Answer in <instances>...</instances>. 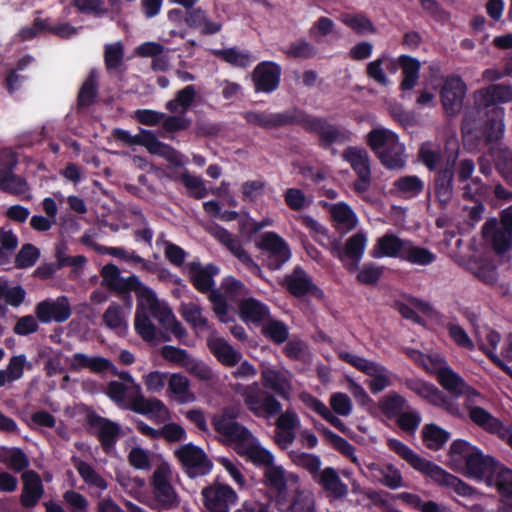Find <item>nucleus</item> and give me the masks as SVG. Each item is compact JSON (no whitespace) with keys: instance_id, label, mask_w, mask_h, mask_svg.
<instances>
[{"instance_id":"f257e3e1","label":"nucleus","mask_w":512,"mask_h":512,"mask_svg":"<svg viewBox=\"0 0 512 512\" xmlns=\"http://www.w3.org/2000/svg\"><path fill=\"white\" fill-rule=\"evenodd\" d=\"M512 101L510 84H491L474 95V106L466 112L461 133L464 146L479 148L502 140L504 135L505 110L499 104Z\"/></svg>"},{"instance_id":"f03ea898","label":"nucleus","mask_w":512,"mask_h":512,"mask_svg":"<svg viewBox=\"0 0 512 512\" xmlns=\"http://www.w3.org/2000/svg\"><path fill=\"white\" fill-rule=\"evenodd\" d=\"M241 115L248 124L265 130L299 125L306 133L316 136L317 145L321 149L331 151L333 155L336 154L334 145H342L351 141V133L347 129L331 123L325 117L309 114L298 107L278 113L248 110L242 112Z\"/></svg>"},{"instance_id":"7ed1b4c3","label":"nucleus","mask_w":512,"mask_h":512,"mask_svg":"<svg viewBox=\"0 0 512 512\" xmlns=\"http://www.w3.org/2000/svg\"><path fill=\"white\" fill-rule=\"evenodd\" d=\"M261 383L238 384L235 391L241 396L247 410L257 418L270 419L282 411V404L276 396L289 399V386L283 374L274 369L261 373Z\"/></svg>"},{"instance_id":"20e7f679","label":"nucleus","mask_w":512,"mask_h":512,"mask_svg":"<svg viewBox=\"0 0 512 512\" xmlns=\"http://www.w3.org/2000/svg\"><path fill=\"white\" fill-rule=\"evenodd\" d=\"M387 446L392 452L405 460L413 469L422 473L436 485L451 489L462 497H471L475 493V489L472 486L457 476L447 472L434 462L421 457L402 441L396 438H390L387 441Z\"/></svg>"},{"instance_id":"39448f33","label":"nucleus","mask_w":512,"mask_h":512,"mask_svg":"<svg viewBox=\"0 0 512 512\" xmlns=\"http://www.w3.org/2000/svg\"><path fill=\"white\" fill-rule=\"evenodd\" d=\"M366 142L385 168L399 170L405 166V147L393 131L385 128L372 129L366 136Z\"/></svg>"},{"instance_id":"423d86ee","label":"nucleus","mask_w":512,"mask_h":512,"mask_svg":"<svg viewBox=\"0 0 512 512\" xmlns=\"http://www.w3.org/2000/svg\"><path fill=\"white\" fill-rule=\"evenodd\" d=\"M240 416V409L237 406H224L218 413L214 414L211 424L215 432L230 443H246L252 437V432L237 419Z\"/></svg>"},{"instance_id":"0eeeda50","label":"nucleus","mask_w":512,"mask_h":512,"mask_svg":"<svg viewBox=\"0 0 512 512\" xmlns=\"http://www.w3.org/2000/svg\"><path fill=\"white\" fill-rule=\"evenodd\" d=\"M255 245L261 251L263 265L271 271L281 269L291 259L289 244L276 232L262 233Z\"/></svg>"},{"instance_id":"6e6552de","label":"nucleus","mask_w":512,"mask_h":512,"mask_svg":"<svg viewBox=\"0 0 512 512\" xmlns=\"http://www.w3.org/2000/svg\"><path fill=\"white\" fill-rule=\"evenodd\" d=\"M342 159L349 163L357 178L352 184L354 192L363 194L370 189L372 182L371 160L363 147L348 146L342 152Z\"/></svg>"},{"instance_id":"1a4fd4ad","label":"nucleus","mask_w":512,"mask_h":512,"mask_svg":"<svg viewBox=\"0 0 512 512\" xmlns=\"http://www.w3.org/2000/svg\"><path fill=\"white\" fill-rule=\"evenodd\" d=\"M405 387L433 406L439 407L451 415H458L459 407L455 401L439 390L434 384L420 378H405Z\"/></svg>"},{"instance_id":"9d476101","label":"nucleus","mask_w":512,"mask_h":512,"mask_svg":"<svg viewBox=\"0 0 512 512\" xmlns=\"http://www.w3.org/2000/svg\"><path fill=\"white\" fill-rule=\"evenodd\" d=\"M175 456L191 479L206 476L213 468V462L205 451L193 443H187L179 447L175 451Z\"/></svg>"},{"instance_id":"9b49d317","label":"nucleus","mask_w":512,"mask_h":512,"mask_svg":"<svg viewBox=\"0 0 512 512\" xmlns=\"http://www.w3.org/2000/svg\"><path fill=\"white\" fill-rule=\"evenodd\" d=\"M17 156L9 149L0 150V191L20 195L26 190V180L14 174Z\"/></svg>"},{"instance_id":"f8f14e48","label":"nucleus","mask_w":512,"mask_h":512,"mask_svg":"<svg viewBox=\"0 0 512 512\" xmlns=\"http://www.w3.org/2000/svg\"><path fill=\"white\" fill-rule=\"evenodd\" d=\"M467 86L460 76H448L441 88L440 99L444 113L448 117L457 116L463 107Z\"/></svg>"},{"instance_id":"ddd939ff","label":"nucleus","mask_w":512,"mask_h":512,"mask_svg":"<svg viewBox=\"0 0 512 512\" xmlns=\"http://www.w3.org/2000/svg\"><path fill=\"white\" fill-rule=\"evenodd\" d=\"M211 234L235 256L244 267L254 276L263 278L261 267L253 260L251 255L243 248L240 239L226 228L215 225Z\"/></svg>"},{"instance_id":"4468645a","label":"nucleus","mask_w":512,"mask_h":512,"mask_svg":"<svg viewBox=\"0 0 512 512\" xmlns=\"http://www.w3.org/2000/svg\"><path fill=\"white\" fill-rule=\"evenodd\" d=\"M203 504L209 512H230L238 500L237 493L228 484L214 483L202 490Z\"/></svg>"},{"instance_id":"2eb2a0df","label":"nucleus","mask_w":512,"mask_h":512,"mask_svg":"<svg viewBox=\"0 0 512 512\" xmlns=\"http://www.w3.org/2000/svg\"><path fill=\"white\" fill-rule=\"evenodd\" d=\"M71 314L72 309L69 299L64 295L57 297L55 300L47 298L35 306V315L43 324L52 321L63 323L70 318Z\"/></svg>"},{"instance_id":"dca6fc26","label":"nucleus","mask_w":512,"mask_h":512,"mask_svg":"<svg viewBox=\"0 0 512 512\" xmlns=\"http://www.w3.org/2000/svg\"><path fill=\"white\" fill-rule=\"evenodd\" d=\"M151 486L156 504V507L151 505V508L170 510L178 507L180 503L178 494L165 472L157 469L152 475Z\"/></svg>"},{"instance_id":"f3484780","label":"nucleus","mask_w":512,"mask_h":512,"mask_svg":"<svg viewBox=\"0 0 512 512\" xmlns=\"http://www.w3.org/2000/svg\"><path fill=\"white\" fill-rule=\"evenodd\" d=\"M282 68L274 61H262L252 72L254 90L262 93H272L278 89L281 81Z\"/></svg>"},{"instance_id":"a211bd4d","label":"nucleus","mask_w":512,"mask_h":512,"mask_svg":"<svg viewBox=\"0 0 512 512\" xmlns=\"http://www.w3.org/2000/svg\"><path fill=\"white\" fill-rule=\"evenodd\" d=\"M456 156L447 160L445 165L434 175L433 191L441 209L447 208L454 194L453 180L455 175Z\"/></svg>"},{"instance_id":"6ab92c4d","label":"nucleus","mask_w":512,"mask_h":512,"mask_svg":"<svg viewBox=\"0 0 512 512\" xmlns=\"http://www.w3.org/2000/svg\"><path fill=\"white\" fill-rule=\"evenodd\" d=\"M438 383L450 394L458 397L465 395L468 397V401H471L472 397H481L479 391L474 387L468 385L465 380L457 374L451 367L444 363L443 366H439L435 371Z\"/></svg>"},{"instance_id":"aec40b11","label":"nucleus","mask_w":512,"mask_h":512,"mask_svg":"<svg viewBox=\"0 0 512 512\" xmlns=\"http://www.w3.org/2000/svg\"><path fill=\"white\" fill-rule=\"evenodd\" d=\"M282 285L296 298H301L308 294L317 298L323 296V291L313 282L312 278L301 266H296L290 274L285 275Z\"/></svg>"},{"instance_id":"412c9836","label":"nucleus","mask_w":512,"mask_h":512,"mask_svg":"<svg viewBox=\"0 0 512 512\" xmlns=\"http://www.w3.org/2000/svg\"><path fill=\"white\" fill-rule=\"evenodd\" d=\"M87 424L91 428H97V438L104 452L109 453L114 449L121 434L120 425L108 418H104L94 411H90L86 417Z\"/></svg>"},{"instance_id":"4be33fe9","label":"nucleus","mask_w":512,"mask_h":512,"mask_svg":"<svg viewBox=\"0 0 512 512\" xmlns=\"http://www.w3.org/2000/svg\"><path fill=\"white\" fill-rule=\"evenodd\" d=\"M502 463L478 448L465 465L469 477L484 481L487 485Z\"/></svg>"},{"instance_id":"5701e85b","label":"nucleus","mask_w":512,"mask_h":512,"mask_svg":"<svg viewBox=\"0 0 512 512\" xmlns=\"http://www.w3.org/2000/svg\"><path fill=\"white\" fill-rule=\"evenodd\" d=\"M474 398L472 397L471 401H468L467 397L465 401V407L469 412L470 420L484 431L499 438L507 426L483 407L474 406Z\"/></svg>"},{"instance_id":"b1692460","label":"nucleus","mask_w":512,"mask_h":512,"mask_svg":"<svg viewBox=\"0 0 512 512\" xmlns=\"http://www.w3.org/2000/svg\"><path fill=\"white\" fill-rule=\"evenodd\" d=\"M487 486L496 488L500 496L499 512H512V469L501 464Z\"/></svg>"},{"instance_id":"393cba45","label":"nucleus","mask_w":512,"mask_h":512,"mask_svg":"<svg viewBox=\"0 0 512 512\" xmlns=\"http://www.w3.org/2000/svg\"><path fill=\"white\" fill-rule=\"evenodd\" d=\"M218 272L219 268L213 264H208L205 267L200 262L195 261L188 264L190 282L201 293H207L212 290L214 286L213 277Z\"/></svg>"},{"instance_id":"a878e982","label":"nucleus","mask_w":512,"mask_h":512,"mask_svg":"<svg viewBox=\"0 0 512 512\" xmlns=\"http://www.w3.org/2000/svg\"><path fill=\"white\" fill-rule=\"evenodd\" d=\"M407 241L393 233H385L377 239L371 251V256L373 258L390 257L402 260Z\"/></svg>"},{"instance_id":"bb28decb","label":"nucleus","mask_w":512,"mask_h":512,"mask_svg":"<svg viewBox=\"0 0 512 512\" xmlns=\"http://www.w3.org/2000/svg\"><path fill=\"white\" fill-rule=\"evenodd\" d=\"M501 140L495 141L491 144H483L479 148H470L469 150H481L485 146H490L491 157L494 166L501 177L512 186V150L507 147H496V144Z\"/></svg>"},{"instance_id":"cd10ccee","label":"nucleus","mask_w":512,"mask_h":512,"mask_svg":"<svg viewBox=\"0 0 512 512\" xmlns=\"http://www.w3.org/2000/svg\"><path fill=\"white\" fill-rule=\"evenodd\" d=\"M22 480L23 489L20 502L25 508H33L37 505L44 492L41 478L37 472L28 470L22 474Z\"/></svg>"},{"instance_id":"c85d7f7f","label":"nucleus","mask_w":512,"mask_h":512,"mask_svg":"<svg viewBox=\"0 0 512 512\" xmlns=\"http://www.w3.org/2000/svg\"><path fill=\"white\" fill-rule=\"evenodd\" d=\"M114 368L113 363L102 356H88L84 353H75L70 360V369L78 372L82 369H88L92 373L101 374Z\"/></svg>"},{"instance_id":"c756f323","label":"nucleus","mask_w":512,"mask_h":512,"mask_svg":"<svg viewBox=\"0 0 512 512\" xmlns=\"http://www.w3.org/2000/svg\"><path fill=\"white\" fill-rule=\"evenodd\" d=\"M129 286L127 290H133L135 292L137 299L139 301L138 307L140 304L145 303L151 312V315L156 318L163 309H166L167 306L162 305L155 294V292L145 284H143L139 277L136 275H131V279L129 281Z\"/></svg>"},{"instance_id":"7c9ffc66","label":"nucleus","mask_w":512,"mask_h":512,"mask_svg":"<svg viewBox=\"0 0 512 512\" xmlns=\"http://www.w3.org/2000/svg\"><path fill=\"white\" fill-rule=\"evenodd\" d=\"M366 245V234L359 231L347 239L343 248H335L336 256L341 262L350 259L357 266L364 255Z\"/></svg>"},{"instance_id":"2f4dec72","label":"nucleus","mask_w":512,"mask_h":512,"mask_svg":"<svg viewBox=\"0 0 512 512\" xmlns=\"http://www.w3.org/2000/svg\"><path fill=\"white\" fill-rule=\"evenodd\" d=\"M128 408L141 415L150 417H167L169 410L166 405L157 398H146L141 393L131 397Z\"/></svg>"},{"instance_id":"473e14b6","label":"nucleus","mask_w":512,"mask_h":512,"mask_svg":"<svg viewBox=\"0 0 512 512\" xmlns=\"http://www.w3.org/2000/svg\"><path fill=\"white\" fill-rule=\"evenodd\" d=\"M207 346L216 359L227 367L235 366L241 360V353L222 337H209Z\"/></svg>"},{"instance_id":"72a5a7b5","label":"nucleus","mask_w":512,"mask_h":512,"mask_svg":"<svg viewBox=\"0 0 512 512\" xmlns=\"http://www.w3.org/2000/svg\"><path fill=\"white\" fill-rule=\"evenodd\" d=\"M185 23L192 29H200L202 35H213L222 29V24L211 21L206 11L200 7H193L185 12Z\"/></svg>"},{"instance_id":"f704fd0d","label":"nucleus","mask_w":512,"mask_h":512,"mask_svg":"<svg viewBox=\"0 0 512 512\" xmlns=\"http://www.w3.org/2000/svg\"><path fill=\"white\" fill-rule=\"evenodd\" d=\"M400 64L402 71V80L399 89L402 92L413 90L419 82L421 63L420 61L407 54L400 55Z\"/></svg>"},{"instance_id":"c9c22d12","label":"nucleus","mask_w":512,"mask_h":512,"mask_svg":"<svg viewBox=\"0 0 512 512\" xmlns=\"http://www.w3.org/2000/svg\"><path fill=\"white\" fill-rule=\"evenodd\" d=\"M314 481L335 498H343L348 494V486L340 479L333 467H326L320 471Z\"/></svg>"},{"instance_id":"e433bc0d","label":"nucleus","mask_w":512,"mask_h":512,"mask_svg":"<svg viewBox=\"0 0 512 512\" xmlns=\"http://www.w3.org/2000/svg\"><path fill=\"white\" fill-rule=\"evenodd\" d=\"M99 95V75L96 69L90 70L77 94L79 110L92 106Z\"/></svg>"},{"instance_id":"4c0bfd02","label":"nucleus","mask_w":512,"mask_h":512,"mask_svg":"<svg viewBox=\"0 0 512 512\" xmlns=\"http://www.w3.org/2000/svg\"><path fill=\"white\" fill-rule=\"evenodd\" d=\"M334 226L338 230L351 231L358 224V218L353 209L345 202L332 204L329 209Z\"/></svg>"},{"instance_id":"58836bf2","label":"nucleus","mask_w":512,"mask_h":512,"mask_svg":"<svg viewBox=\"0 0 512 512\" xmlns=\"http://www.w3.org/2000/svg\"><path fill=\"white\" fill-rule=\"evenodd\" d=\"M102 277L101 285L110 292H126L131 276L124 278L118 266L113 263L104 265L100 271Z\"/></svg>"},{"instance_id":"ea45409f","label":"nucleus","mask_w":512,"mask_h":512,"mask_svg":"<svg viewBox=\"0 0 512 512\" xmlns=\"http://www.w3.org/2000/svg\"><path fill=\"white\" fill-rule=\"evenodd\" d=\"M213 55L233 67L243 69L249 67L256 60L252 53L240 50L238 47L216 49L213 51Z\"/></svg>"},{"instance_id":"a19ab883","label":"nucleus","mask_w":512,"mask_h":512,"mask_svg":"<svg viewBox=\"0 0 512 512\" xmlns=\"http://www.w3.org/2000/svg\"><path fill=\"white\" fill-rule=\"evenodd\" d=\"M408 407L405 397L395 391H390L378 401L380 412L388 419H396Z\"/></svg>"},{"instance_id":"79ce46f5","label":"nucleus","mask_w":512,"mask_h":512,"mask_svg":"<svg viewBox=\"0 0 512 512\" xmlns=\"http://www.w3.org/2000/svg\"><path fill=\"white\" fill-rule=\"evenodd\" d=\"M421 437L423 444L428 449L438 451L450 439V433L437 424L430 423L423 426Z\"/></svg>"},{"instance_id":"37998d69","label":"nucleus","mask_w":512,"mask_h":512,"mask_svg":"<svg viewBox=\"0 0 512 512\" xmlns=\"http://www.w3.org/2000/svg\"><path fill=\"white\" fill-rule=\"evenodd\" d=\"M403 252L402 261H406L414 265L428 266L435 262L437 258L434 252L428 248L414 245L411 240L407 241Z\"/></svg>"},{"instance_id":"c03bdc74","label":"nucleus","mask_w":512,"mask_h":512,"mask_svg":"<svg viewBox=\"0 0 512 512\" xmlns=\"http://www.w3.org/2000/svg\"><path fill=\"white\" fill-rule=\"evenodd\" d=\"M239 310L245 320L253 323H260L269 315L268 307L252 297L242 300Z\"/></svg>"},{"instance_id":"a18cd8bd","label":"nucleus","mask_w":512,"mask_h":512,"mask_svg":"<svg viewBox=\"0 0 512 512\" xmlns=\"http://www.w3.org/2000/svg\"><path fill=\"white\" fill-rule=\"evenodd\" d=\"M263 484L273 493H282L287 490L286 472L282 466L271 465L265 468Z\"/></svg>"},{"instance_id":"49530a36","label":"nucleus","mask_w":512,"mask_h":512,"mask_svg":"<svg viewBox=\"0 0 512 512\" xmlns=\"http://www.w3.org/2000/svg\"><path fill=\"white\" fill-rule=\"evenodd\" d=\"M368 469L380 473V482L390 489L395 490L404 486L402 474L393 464L380 465L373 462L368 465Z\"/></svg>"},{"instance_id":"de8ad7c7","label":"nucleus","mask_w":512,"mask_h":512,"mask_svg":"<svg viewBox=\"0 0 512 512\" xmlns=\"http://www.w3.org/2000/svg\"><path fill=\"white\" fill-rule=\"evenodd\" d=\"M393 187L403 198H414L424 190V182L416 175L402 176L394 181Z\"/></svg>"},{"instance_id":"09e8293b","label":"nucleus","mask_w":512,"mask_h":512,"mask_svg":"<svg viewBox=\"0 0 512 512\" xmlns=\"http://www.w3.org/2000/svg\"><path fill=\"white\" fill-rule=\"evenodd\" d=\"M71 462L85 483L93 485L101 490H105L107 488L106 480L96 472L91 464L81 460L77 456H72Z\"/></svg>"},{"instance_id":"8fccbe9b","label":"nucleus","mask_w":512,"mask_h":512,"mask_svg":"<svg viewBox=\"0 0 512 512\" xmlns=\"http://www.w3.org/2000/svg\"><path fill=\"white\" fill-rule=\"evenodd\" d=\"M323 435L336 451L349 459L353 464L360 466L359 459L355 454L356 449L351 443L327 427H323Z\"/></svg>"},{"instance_id":"3c124183","label":"nucleus","mask_w":512,"mask_h":512,"mask_svg":"<svg viewBox=\"0 0 512 512\" xmlns=\"http://www.w3.org/2000/svg\"><path fill=\"white\" fill-rule=\"evenodd\" d=\"M195 98V86L187 85L183 89L177 91L175 97L165 104V108L170 113H176L179 108H181L182 112L185 113L191 107Z\"/></svg>"},{"instance_id":"603ef678","label":"nucleus","mask_w":512,"mask_h":512,"mask_svg":"<svg viewBox=\"0 0 512 512\" xmlns=\"http://www.w3.org/2000/svg\"><path fill=\"white\" fill-rule=\"evenodd\" d=\"M469 270L479 281L486 285L493 286L497 283V268L490 261H476L471 263Z\"/></svg>"},{"instance_id":"864d4df0","label":"nucleus","mask_w":512,"mask_h":512,"mask_svg":"<svg viewBox=\"0 0 512 512\" xmlns=\"http://www.w3.org/2000/svg\"><path fill=\"white\" fill-rule=\"evenodd\" d=\"M477 447L471 445L468 441L457 439L452 442L449 449V458L454 465L467 464L469 457L477 451Z\"/></svg>"},{"instance_id":"5fc2aeb1","label":"nucleus","mask_w":512,"mask_h":512,"mask_svg":"<svg viewBox=\"0 0 512 512\" xmlns=\"http://www.w3.org/2000/svg\"><path fill=\"white\" fill-rule=\"evenodd\" d=\"M340 358L344 362L350 364L351 366H353L354 368L368 376L374 375L378 371L386 370V367L381 364H378L376 362L354 355L349 352L341 353Z\"/></svg>"},{"instance_id":"6e6d98bb","label":"nucleus","mask_w":512,"mask_h":512,"mask_svg":"<svg viewBox=\"0 0 512 512\" xmlns=\"http://www.w3.org/2000/svg\"><path fill=\"white\" fill-rule=\"evenodd\" d=\"M155 319L166 331H170L178 340H182L188 335L186 329L176 319L169 307L163 309Z\"/></svg>"},{"instance_id":"4d7b16f0","label":"nucleus","mask_w":512,"mask_h":512,"mask_svg":"<svg viewBox=\"0 0 512 512\" xmlns=\"http://www.w3.org/2000/svg\"><path fill=\"white\" fill-rule=\"evenodd\" d=\"M134 327L137 334L147 342H152L156 339L157 328L151 322L149 316L137 308L134 319Z\"/></svg>"},{"instance_id":"13d9d810","label":"nucleus","mask_w":512,"mask_h":512,"mask_svg":"<svg viewBox=\"0 0 512 512\" xmlns=\"http://www.w3.org/2000/svg\"><path fill=\"white\" fill-rule=\"evenodd\" d=\"M3 457L0 461L6 463L9 468L21 472L29 466V459L21 448L2 447Z\"/></svg>"},{"instance_id":"bf43d9fd","label":"nucleus","mask_w":512,"mask_h":512,"mask_svg":"<svg viewBox=\"0 0 512 512\" xmlns=\"http://www.w3.org/2000/svg\"><path fill=\"white\" fill-rule=\"evenodd\" d=\"M307 405L311 410L320 415L330 425L340 430L341 432L346 431L345 424L337 416H335L321 400H319L316 397L310 396Z\"/></svg>"},{"instance_id":"052dcab7","label":"nucleus","mask_w":512,"mask_h":512,"mask_svg":"<svg viewBox=\"0 0 512 512\" xmlns=\"http://www.w3.org/2000/svg\"><path fill=\"white\" fill-rule=\"evenodd\" d=\"M180 313L183 319L193 328L204 329L208 325V320L202 316L201 307L193 302L182 304Z\"/></svg>"},{"instance_id":"680f3d73","label":"nucleus","mask_w":512,"mask_h":512,"mask_svg":"<svg viewBox=\"0 0 512 512\" xmlns=\"http://www.w3.org/2000/svg\"><path fill=\"white\" fill-rule=\"evenodd\" d=\"M40 257V250L33 244H24L15 256V267L26 269L34 266Z\"/></svg>"},{"instance_id":"e2e57ef3","label":"nucleus","mask_w":512,"mask_h":512,"mask_svg":"<svg viewBox=\"0 0 512 512\" xmlns=\"http://www.w3.org/2000/svg\"><path fill=\"white\" fill-rule=\"evenodd\" d=\"M262 334L275 344H282L289 337L287 325L279 320H271L262 328Z\"/></svg>"},{"instance_id":"0e129e2a","label":"nucleus","mask_w":512,"mask_h":512,"mask_svg":"<svg viewBox=\"0 0 512 512\" xmlns=\"http://www.w3.org/2000/svg\"><path fill=\"white\" fill-rule=\"evenodd\" d=\"M285 53L288 57L296 59H311L317 55L318 49L306 39L301 38L292 42Z\"/></svg>"},{"instance_id":"69168bd1","label":"nucleus","mask_w":512,"mask_h":512,"mask_svg":"<svg viewBox=\"0 0 512 512\" xmlns=\"http://www.w3.org/2000/svg\"><path fill=\"white\" fill-rule=\"evenodd\" d=\"M386 58V53H383L379 58L369 62L366 66V75L368 78L372 79L374 82L379 84L382 87H387L390 85L391 81L387 77L384 71V62Z\"/></svg>"},{"instance_id":"338daca9","label":"nucleus","mask_w":512,"mask_h":512,"mask_svg":"<svg viewBox=\"0 0 512 512\" xmlns=\"http://www.w3.org/2000/svg\"><path fill=\"white\" fill-rule=\"evenodd\" d=\"M343 22L358 35L373 34L376 32L372 21L363 14L348 15L343 19Z\"/></svg>"},{"instance_id":"774afa93","label":"nucleus","mask_w":512,"mask_h":512,"mask_svg":"<svg viewBox=\"0 0 512 512\" xmlns=\"http://www.w3.org/2000/svg\"><path fill=\"white\" fill-rule=\"evenodd\" d=\"M449 337L454 343L464 349L472 351L474 349V343L465 331V329L458 323L449 322L446 325Z\"/></svg>"}]
</instances>
